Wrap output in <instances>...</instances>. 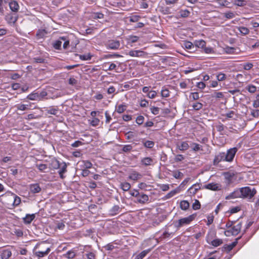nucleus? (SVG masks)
<instances>
[{"mask_svg":"<svg viewBox=\"0 0 259 259\" xmlns=\"http://www.w3.org/2000/svg\"><path fill=\"white\" fill-rule=\"evenodd\" d=\"M190 98L193 100H197L199 98V94L197 92L192 93L190 96Z\"/></svg>","mask_w":259,"mask_h":259,"instance_id":"052dcab7","label":"nucleus"},{"mask_svg":"<svg viewBox=\"0 0 259 259\" xmlns=\"http://www.w3.org/2000/svg\"><path fill=\"white\" fill-rule=\"evenodd\" d=\"M235 49L232 47H228L225 48V52L227 54H232L235 52Z\"/></svg>","mask_w":259,"mask_h":259,"instance_id":"13d9d810","label":"nucleus"},{"mask_svg":"<svg viewBox=\"0 0 259 259\" xmlns=\"http://www.w3.org/2000/svg\"><path fill=\"white\" fill-rule=\"evenodd\" d=\"M217 78L219 81H223L227 78L226 75L223 73H219L217 75Z\"/></svg>","mask_w":259,"mask_h":259,"instance_id":"a18cd8bd","label":"nucleus"},{"mask_svg":"<svg viewBox=\"0 0 259 259\" xmlns=\"http://www.w3.org/2000/svg\"><path fill=\"white\" fill-rule=\"evenodd\" d=\"M191 147L192 148V149L195 152H197L202 150V146H200L199 144L195 143H192L191 144Z\"/></svg>","mask_w":259,"mask_h":259,"instance_id":"473e14b6","label":"nucleus"},{"mask_svg":"<svg viewBox=\"0 0 259 259\" xmlns=\"http://www.w3.org/2000/svg\"><path fill=\"white\" fill-rule=\"evenodd\" d=\"M224 161H226L225 152H220L215 155L213 159V164L216 166L219 162Z\"/></svg>","mask_w":259,"mask_h":259,"instance_id":"1a4fd4ad","label":"nucleus"},{"mask_svg":"<svg viewBox=\"0 0 259 259\" xmlns=\"http://www.w3.org/2000/svg\"><path fill=\"white\" fill-rule=\"evenodd\" d=\"M150 110L153 114L157 115L159 113V108L158 107L153 106L150 108Z\"/></svg>","mask_w":259,"mask_h":259,"instance_id":"774afa93","label":"nucleus"},{"mask_svg":"<svg viewBox=\"0 0 259 259\" xmlns=\"http://www.w3.org/2000/svg\"><path fill=\"white\" fill-rule=\"evenodd\" d=\"M225 17L227 19H232L235 17V14L233 12L229 11L224 13Z\"/></svg>","mask_w":259,"mask_h":259,"instance_id":"603ef678","label":"nucleus"},{"mask_svg":"<svg viewBox=\"0 0 259 259\" xmlns=\"http://www.w3.org/2000/svg\"><path fill=\"white\" fill-rule=\"evenodd\" d=\"M240 239V237L236 239L235 241L232 242L230 244H227L225 245V248L228 251L231 250L237 244L238 240Z\"/></svg>","mask_w":259,"mask_h":259,"instance_id":"5701e85b","label":"nucleus"},{"mask_svg":"<svg viewBox=\"0 0 259 259\" xmlns=\"http://www.w3.org/2000/svg\"><path fill=\"white\" fill-rule=\"evenodd\" d=\"M92 57V55L90 53L79 55V58L82 60H90L91 59Z\"/></svg>","mask_w":259,"mask_h":259,"instance_id":"58836bf2","label":"nucleus"},{"mask_svg":"<svg viewBox=\"0 0 259 259\" xmlns=\"http://www.w3.org/2000/svg\"><path fill=\"white\" fill-rule=\"evenodd\" d=\"M203 188L205 189H209L213 191H216L220 189L219 185L218 184L213 183L205 185L204 186Z\"/></svg>","mask_w":259,"mask_h":259,"instance_id":"a211bd4d","label":"nucleus"},{"mask_svg":"<svg viewBox=\"0 0 259 259\" xmlns=\"http://www.w3.org/2000/svg\"><path fill=\"white\" fill-rule=\"evenodd\" d=\"M233 4L237 6L243 7L246 5V2L244 0H235Z\"/></svg>","mask_w":259,"mask_h":259,"instance_id":"f704fd0d","label":"nucleus"},{"mask_svg":"<svg viewBox=\"0 0 259 259\" xmlns=\"http://www.w3.org/2000/svg\"><path fill=\"white\" fill-rule=\"evenodd\" d=\"M36 167L40 171H44L47 168V165L45 164H37Z\"/></svg>","mask_w":259,"mask_h":259,"instance_id":"0e129e2a","label":"nucleus"},{"mask_svg":"<svg viewBox=\"0 0 259 259\" xmlns=\"http://www.w3.org/2000/svg\"><path fill=\"white\" fill-rule=\"evenodd\" d=\"M184 47L187 49H192L194 48V44H193L190 41H185L184 43Z\"/></svg>","mask_w":259,"mask_h":259,"instance_id":"09e8293b","label":"nucleus"},{"mask_svg":"<svg viewBox=\"0 0 259 259\" xmlns=\"http://www.w3.org/2000/svg\"><path fill=\"white\" fill-rule=\"evenodd\" d=\"M242 224L241 223L233 226L231 229L225 231V235L226 236L231 235L236 236L239 234L241 229Z\"/></svg>","mask_w":259,"mask_h":259,"instance_id":"423d86ee","label":"nucleus"},{"mask_svg":"<svg viewBox=\"0 0 259 259\" xmlns=\"http://www.w3.org/2000/svg\"><path fill=\"white\" fill-rule=\"evenodd\" d=\"M21 202V198L17 196L16 194H14V198L13 200L12 206L15 207L19 205Z\"/></svg>","mask_w":259,"mask_h":259,"instance_id":"cd10ccee","label":"nucleus"},{"mask_svg":"<svg viewBox=\"0 0 259 259\" xmlns=\"http://www.w3.org/2000/svg\"><path fill=\"white\" fill-rule=\"evenodd\" d=\"M144 145L148 148H152L154 146V142L152 141H147L144 143Z\"/></svg>","mask_w":259,"mask_h":259,"instance_id":"37998d69","label":"nucleus"},{"mask_svg":"<svg viewBox=\"0 0 259 259\" xmlns=\"http://www.w3.org/2000/svg\"><path fill=\"white\" fill-rule=\"evenodd\" d=\"M204 51L206 54H213L214 53L213 49L211 47H204Z\"/></svg>","mask_w":259,"mask_h":259,"instance_id":"69168bd1","label":"nucleus"},{"mask_svg":"<svg viewBox=\"0 0 259 259\" xmlns=\"http://www.w3.org/2000/svg\"><path fill=\"white\" fill-rule=\"evenodd\" d=\"M247 76V74H238L236 75V79L239 82H245V78H246Z\"/></svg>","mask_w":259,"mask_h":259,"instance_id":"7c9ffc66","label":"nucleus"},{"mask_svg":"<svg viewBox=\"0 0 259 259\" xmlns=\"http://www.w3.org/2000/svg\"><path fill=\"white\" fill-rule=\"evenodd\" d=\"M177 146L178 148L181 151L187 150L189 147L188 144L186 142H183L180 144H178Z\"/></svg>","mask_w":259,"mask_h":259,"instance_id":"393cba45","label":"nucleus"},{"mask_svg":"<svg viewBox=\"0 0 259 259\" xmlns=\"http://www.w3.org/2000/svg\"><path fill=\"white\" fill-rule=\"evenodd\" d=\"M201 204L200 202L196 199L195 202L192 204V208L194 210H197L200 208Z\"/></svg>","mask_w":259,"mask_h":259,"instance_id":"c03bdc74","label":"nucleus"},{"mask_svg":"<svg viewBox=\"0 0 259 259\" xmlns=\"http://www.w3.org/2000/svg\"><path fill=\"white\" fill-rule=\"evenodd\" d=\"M126 109V106L123 104L119 105L117 108V112L119 113L123 112Z\"/></svg>","mask_w":259,"mask_h":259,"instance_id":"3c124183","label":"nucleus"},{"mask_svg":"<svg viewBox=\"0 0 259 259\" xmlns=\"http://www.w3.org/2000/svg\"><path fill=\"white\" fill-rule=\"evenodd\" d=\"M242 198L252 199L256 193V190L254 188L244 187L241 188Z\"/></svg>","mask_w":259,"mask_h":259,"instance_id":"f257e3e1","label":"nucleus"},{"mask_svg":"<svg viewBox=\"0 0 259 259\" xmlns=\"http://www.w3.org/2000/svg\"><path fill=\"white\" fill-rule=\"evenodd\" d=\"M11 251L10 250L6 249L1 253V257L2 259H8L11 257Z\"/></svg>","mask_w":259,"mask_h":259,"instance_id":"4be33fe9","label":"nucleus"},{"mask_svg":"<svg viewBox=\"0 0 259 259\" xmlns=\"http://www.w3.org/2000/svg\"><path fill=\"white\" fill-rule=\"evenodd\" d=\"M66 168H67V165H66V163H63L62 165H61L60 170H59V175L62 179H63L64 177L63 176V174L66 171Z\"/></svg>","mask_w":259,"mask_h":259,"instance_id":"bb28decb","label":"nucleus"},{"mask_svg":"<svg viewBox=\"0 0 259 259\" xmlns=\"http://www.w3.org/2000/svg\"><path fill=\"white\" fill-rule=\"evenodd\" d=\"M136 121L137 124L141 125L144 122V117L142 115H139L137 117Z\"/></svg>","mask_w":259,"mask_h":259,"instance_id":"4d7b16f0","label":"nucleus"},{"mask_svg":"<svg viewBox=\"0 0 259 259\" xmlns=\"http://www.w3.org/2000/svg\"><path fill=\"white\" fill-rule=\"evenodd\" d=\"M149 251V249L145 250L138 254H135V255H136V256L135 259H143V258L145 257V256Z\"/></svg>","mask_w":259,"mask_h":259,"instance_id":"c85d7f7f","label":"nucleus"},{"mask_svg":"<svg viewBox=\"0 0 259 259\" xmlns=\"http://www.w3.org/2000/svg\"><path fill=\"white\" fill-rule=\"evenodd\" d=\"M120 44L119 40H109L106 44L108 49L111 50H117L119 48Z\"/></svg>","mask_w":259,"mask_h":259,"instance_id":"6e6552de","label":"nucleus"},{"mask_svg":"<svg viewBox=\"0 0 259 259\" xmlns=\"http://www.w3.org/2000/svg\"><path fill=\"white\" fill-rule=\"evenodd\" d=\"M142 175L141 174L135 170H133L130 174L128 178L133 181H137L138 180L142 178Z\"/></svg>","mask_w":259,"mask_h":259,"instance_id":"2eb2a0df","label":"nucleus"},{"mask_svg":"<svg viewBox=\"0 0 259 259\" xmlns=\"http://www.w3.org/2000/svg\"><path fill=\"white\" fill-rule=\"evenodd\" d=\"M47 33V31L44 29H38L36 32V37L37 39L42 38Z\"/></svg>","mask_w":259,"mask_h":259,"instance_id":"412c9836","label":"nucleus"},{"mask_svg":"<svg viewBox=\"0 0 259 259\" xmlns=\"http://www.w3.org/2000/svg\"><path fill=\"white\" fill-rule=\"evenodd\" d=\"M47 96V93L45 91L40 92L32 93L27 96V98L30 100L40 101Z\"/></svg>","mask_w":259,"mask_h":259,"instance_id":"39448f33","label":"nucleus"},{"mask_svg":"<svg viewBox=\"0 0 259 259\" xmlns=\"http://www.w3.org/2000/svg\"><path fill=\"white\" fill-rule=\"evenodd\" d=\"M196 214H193L188 217L181 219L175 223V226L176 227L180 228L184 225H188L194 220Z\"/></svg>","mask_w":259,"mask_h":259,"instance_id":"20e7f679","label":"nucleus"},{"mask_svg":"<svg viewBox=\"0 0 259 259\" xmlns=\"http://www.w3.org/2000/svg\"><path fill=\"white\" fill-rule=\"evenodd\" d=\"M178 192H179V190L177 189L172 190L165 195V198L166 199H169V198L172 197V196H174V195H175Z\"/></svg>","mask_w":259,"mask_h":259,"instance_id":"a19ab883","label":"nucleus"},{"mask_svg":"<svg viewBox=\"0 0 259 259\" xmlns=\"http://www.w3.org/2000/svg\"><path fill=\"white\" fill-rule=\"evenodd\" d=\"M179 13H180L181 17L187 18L190 15V12L189 10H186H186H181L179 12Z\"/></svg>","mask_w":259,"mask_h":259,"instance_id":"2f4dec72","label":"nucleus"},{"mask_svg":"<svg viewBox=\"0 0 259 259\" xmlns=\"http://www.w3.org/2000/svg\"><path fill=\"white\" fill-rule=\"evenodd\" d=\"M211 97L216 98H222L224 97V95L222 92H214L211 95Z\"/></svg>","mask_w":259,"mask_h":259,"instance_id":"bf43d9fd","label":"nucleus"},{"mask_svg":"<svg viewBox=\"0 0 259 259\" xmlns=\"http://www.w3.org/2000/svg\"><path fill=\"white\" fill-rule=\"evenodd\" d=\"M46 112L48 114H52V115H56L58 112V109L57 108H55L53 107H50L46 109Z\"/></svg>","mask_w":259,"mask_h":259,"instance_id":"72a5a7b5","label":"nucleus"},{"mask_svg":"<svg viewBox=\"0 0 259 259\" xmlns=\"http://www.w3.org/2000/svg\"><path fill=\"white\" fill-rule=\"evenodd\" d=\"M246 90L250 93H254L256 91V87L252 84H249L246 87Z\"/></svg>","mask_w":259,"mask_h":259,"instance_id":"79ce46f5","label":"nucleus"},{"mask_svg":"<svg viewBox=\"0 0 259 259\" xmlns=\"http://www.w3.org/2000/svg\"><path fill=\"white\" fill-rule=\"evenodd\" d=\"M242 198V193L241 192V188L235 190L229 196L226 197L229 198Z\"/></svg>","mask_w":259,"mask_h":259,"instance_id":"4468645a","label":"nucleus"},{"mask_svg":"<svg viewBox=\"0 0 259 259\" xmlns=\"http://www.w3.org/2000/svg\"><path fill=\"white\" fill-rule=\"evenodd\" d=\"M82 162L83 163V167L85 169L90 168L92 166V163L89 161H82Z\"/></svg>","mask_w":259,"mask_h":259,"instance_id":"864d4df0","label":"nucleus"},{"mask_svg":"<svg viewBox=\"0 0 259 259\" xmlns=\"http://www.w3.org/2000/svg\"><path fill=\"white\" fill-rule=\"evenodd\" d=\"M206 241L208 244H211L214 247L219 246L223 242L221 239L217 238L214 240H211L208 236L206 237Z\"/></svg>","mask_w":259,"mask_h":259,"instance_id":"9d476101","label":"nucleus"},{"mask_svg":"<svg viewBox=\"0 0 259 259\" xmlns=\"http://www.w3.org/2000/svg\"><path fill=\"white\" fill-rule=\"evenodd\" d=\"M251 115L253 117H259V110L257 109V110H254V109H252L251 111Z\"/></svg>","mask_w":259,"mask_h":259,"instance_id":"338daca9","label":"nucleus"},{"mask_svg":"<svg viewBox=\"0 0 259 259\" xmlns=\"http://www.w3.org/2000/svg\"><path fill=\"white\" fill-rule=\"evenodd\" d=\"M10 9L13 12H17L19 10V5L16 1H12L9 3Z\"/></svg>","mask_w":259,"mask_h":259,"instance_id":"ddd939ff","label":"nucleus"},{"mask_svg":"<svg viewBox=\"0 0 259 259\" xmlns=\"http://www.w3.org/2000/svg\"><path fill=\"white\" fill-rule=\"evenodd\" d=\"M157 95V93L155 91H151L147 94V97L150 99H154Z\"/></svg>","mask_w":259,"mask_h":259,"instance_id":"e2e57ef3","label":"nucleus"},{"mask_svg":"<svg viewBox=\"0 0 259 259\" xmlns=\"http://www.w3.org/2000/svg\"><path fill=\"white\" fill-rule=\"evenodd\" d=\"M180 205V208L182 210H186L189 208L190 206V204L189 202L187 200H182L181 201Z\"/></svg>","mask_w":259,"mask_h":259,"instance_id":"a878e982","label":"nucleus"},{"mask_svg":"<svg viewBox=\"0 0 259 259\" xmlns=\"http://www.w3.org/2000/svg\"><path fill=\"white\" fill-rule=\"evenodd\" d=\"M126 55H129L131 57H141L145 55V53L141 50H131Z\"/></svg>","mask_w":259,"mask_h":259,"instance_id":"f8f14e48","label":"nucleus"},{"mask_svg":"<svg viewBox=\"0 0 259 259\" xmlns=\"http://www.w3.org/2000/svg\"><path fill=\"white\" fill-rule=\"evenodd\" d=\"M237 151V148L234 147L228 150L226 153H225L226 161L231 162L233 160Z\"/></svg>","mask_w":259,"mask_h":259,"instance_id":"0eeeda50","label":"nucleus"},{"mask_svg":"<svg viewBox=\"0 0 259 259\" xmlns=\"http://www.w3.org/2000/svg\"><path fill=\"white\" fill-rule=\"evenodd\" d=\"M238 29L239 32L243 35L247 34L249 32V29L245 27L241 26L238 27Z\"/></svg>","mask_w":259,"mask_h":259,"instance_id":"e433bc0d","label":"nucleus"},{"mask_svg":"<svg viewBox=\"0 0 259 259\" xmlns=\"http://www.w3.org/2000/svg\"><path fill=\"white\" fill-rule=\"evenodd\" d=\"M194 44L196 47L199 48H204L206 45L205 41L202 39L195 40Z\"/></svg>","mask_w":259,"mask_h":259,"instance_id":"b1692460","label":"nucleus"},{"mask_svg":"<svg viewBox=\"0 0 259 259\" xmlns=\"http://www.w3.org/2000/svg\"><path fill=\"white\" fill-rule=\"evenodd\" d=\"M33 60L34 61V62L37 63H43L45 62V59L40 57H35L33 59Z\"/></svg>","mask_w":259,"mask_h":259,"instance_id":"680f3d73","label":"nucleus"},{"mask_svg":"<svg viewBox=\"0 0 259 259\" xmlns=\"http://www.w3.org/2000/svg\"><path fill=\"white\" fill-rule=\"evenodd\" d=\"M5 19L9 23H15L17 21L18 17L15 14L10 13L6 16Z\"/></svg>","mask_w":259,"mask_h":259,"instance_id":"9b49d317","label":"nucleus"},{"mask_svg":"<svg viewBox=\"0 0 259 259\" xmlns=\"http://www.w3.org/2000/svg\"><path fill=\"white\" fill-rule=\"evenodd\" d=\"M62 45V41L60 40H57L53 44L54 48L56 50H60Z\"/></svg>","mask_w":259,"mask_h":259,"instance_id":"6e6d98bb","label":"nucleus"},{"mask_svg":"<svg viewBox=\"0 0 259 259\" xmlns=\"http://www.w3.org/2000/svg\"><path fill=\"white\" fill-rule=\"evenodd\" d=\"M46 244L41 243L37 246L35 250V253L38 257H44L45 255L48 254L50 251L49 247H45Z\"/></svg>","mask_w":259,"mask_h":259,"instance_id":"7ed1b4c3","label":"nucleus"},{"mask_svg":"<svg viewBox=\"0 0 259 259\" xmlns=\"http://www.w3.org/2000/svg\"><path fill=\"white\" fill-rule=\"evenodd\" d=\"M192 107H193V109H194L195 110H199L202 108L203 105L201 103L196 102V103L193 104V105H192Z\"/></svg>","mask_w":259,"mask_h":259,"instance_id":"49530a36","label":"nucleus"},{"mask_svg":"<svg viewBox=\"0 0 259 259\" xmlns=\"http://www.w3.org/2000/svg\"><path fill=\"white\" fill-rule=\"evenodd\" d=\"M30 190L32 193H37L41 191V188L38 184H33L30 185Z\"/></svg>","mask_w":259,"mask_h":259,"instance_id":"aec40b11","label":"nucleus"},{"mask_svg":"<svg viewBox=\"0 0 259 259\" xmlns=\"http://www.w3.org/2000/svg\"><path fill=\"white\" fill-rule=\"evenodd\" d=\"M121 188L124 191H127L131 188V185L127 182H124L121 184Z\"/></svg>","mask_w":259,"mask_h":259,"instance_id":"c9c22d12","label":"nucleus"},{"mask_svg":"<svg viewBox=\"0 0 259 259\" xmlns=\"http://www.w3.org/2000/svg\"><path fill=\"white\" fill-rule=\"evenodd\" d=\"M75 254L74 251H69L67 253L64 254V257L68 259H72L75 257Z\"/></svg>","mask_w":259,"mask_h":259,"instance_id":"ea45409f","label":"nucleus"},{"mask_svg":"<svg viewBox=\"0 0 259 259\" xmlns=\"http://www.w3.org/2000/svg\"><path fill=\"white\" fill-rule=\"evenodd\" d=\"M161 95L162 97H168L169 96V91L166 89H162L161 91Z\"/></svg>","mask_w":259,"mask_h":259,"instance_id":"8fccbe9b","label":"nucleus"},{"mask_svg":"<svg viewBox=\"0 0 259 259\" xmlns=\"http://www.w3.org/2000/svg\"><path fill=\"white\" fill-rule=\"evenodd\" d=\"M120 209V207L118 205H114L110 210V212L111 215H115L118 214Z\"/></svg>","mask_w":259,"mask_h":259,"instance_id":"c756f323","label":"nucleus"},{"mask_svg":"<svg viewBox=\"0 0 259 259\" xmlns=\"http://www.w3.org/2000/svg\"><path fill=\"white\" fill-rule=\"evenodd\" d=\"M14 193H7L0 196V201L8 208L12 206Z\"/></svg>","mask_w":259,"mask_h":259,"instance_id":"f03ea898","label":"nucleus"},{"mask_svg":"<svg viewBox=\"0 0 259 259\" xmlns=\"http://www.w3.org/2000/svg\"><path fill=\"white\" fill-rule=\"evenodd\" d=\"M35 214H27L26 216L23 218V222L26 224H30L32 221L35 219Z\"/></svg>","mask_w":259,"mask_h":259,"instance_id":"f3484780","label":"nucleus"},{"mask_svg":"<svg viewBox=\"0 0 259 259\" xmlns=\"http://www.w3.org/2000/svg\"><path fill=\"white\" fill-rule=\"evenodd\" d=\"M149 200L148 195L144 194H140L137 197V201L140 203L144 204Z\"/></svg>","mask_w":259,"mask_h":259,"instance_id":"dca6fc26","label":"nucleus"},{"mask_svg":"<svg viewBox=\"0 0 259 259\" xmlns=\"http://www.w3.org/2000/svg\"><path fill=\"white\" fill-rule=\"evenodd\" d=\"M141 162L144 166H149L153 164V160L151 157H147L143 158Z\"/></svg>","mask_w":259,"mask_h":259,"instance_id":"6ab92c4d","label":"nucleus"},{"mask_svg":"<svg viewBox=\"0 0 259 259\" xmlns=\"http://www.w3.org/2000/svg\"><path fill=\"white\" fill-rule=\"evenodd\" d=\"M16 107L17 108V110L21 111L27 110L29 109L28 105L24 104H18L16 105Z\"/></svg>","mask_w":259,"mask_h":259,"instance_id":"4c0bfd02","label":"nucleus"},{"mask_svg":"<svg viewBox=\"0 0 259 259\" xmlns=\"http://www.w3.org/2000/svg\"><path fill=\"white\" fill-rule=\"evenodd\" d=\"M172 176L176 179H181L183 177V174L179 171H175L173 172Z\"/></svg>","mask_w":259,"mask_h":259,"instance_id":"de8ad7c7","label":"nucleus"},{"mask_svg":"<svg viewBox=\"0 0 259 259\" xmlns=\"http://www.w3.org/2000/svg\"><path fill=\"white\" fill-rule=\"evenodd\" d=\"M197 192V191L192 186L188 190V193L190 196H194Z\"/></svg>","mask_w":259,"mask_h":259,"instance_id":"5fc2aeb1","label":"nucleus"}]
</instances>
